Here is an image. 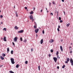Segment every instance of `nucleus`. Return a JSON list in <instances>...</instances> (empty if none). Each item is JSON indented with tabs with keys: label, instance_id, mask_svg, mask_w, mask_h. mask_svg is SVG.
Instances as JSON below:
<instances>
[{
	"label": "nucleus",
	"instance_id": "28",
	"mask_svg": "<svg viewBox=\"0 0 73 73\" xmlns=\"http://www.w3.org/2000/svg\"><path fill=\"white\" fill-rule=\"evenodd\" d=\"M30 14H33V11H31V12L30 13Z\"/></svg>",
	"mask_w": 73,
	"mask_h": 73
},
{
	"label": "nucleus",
	"instance_id": "11",
	"mask_svg": "<svg viewBox=\"0 0 73 73\" xmlns=\"http://www.w3.org/2000/svg\"><path fill=\"white\" fill-rule=\"evenodd\" d=\"M14 28L16 30H17V29H18V27L17 26H16Z\"/></svg>",
	"mask_w": 73,
	"mask_h": 73
},
{
	"label": "nucleus",
	"instance_id": "17",
	"mask_svg": "<svg viewBox=\"0 0 73 73\" xmlns=\"http://www.w3.org/2000/svg\"><path fill=\"white\" fill-rule=\"evenodd\" d=\"M19 65L17 64L16 66V68H19Z\"/></svg>",
	"mask_w": 73,
	"mask_h": 73
},
{
	"label": "nucleus",
	"instance_id": "43",
	"mask_svg": "<svg viewBox=\"0 0 73 73\" xmlns=\"http://www.w3.org/2000/svg\"><path fill=\"white\" fill-rule=\"evenodd\" d=\"M50 15H52V16H53V13H50Z\"/></svg>",
	"mask_w": 73,
	"mask_h": 73
},
{
	"label": "nucleus",
	"instance_id": "51",
	"mask_svg": "<svg viewBox=\"0 0 73 73\" xmlns=\"http://www.w3.org/2000/svg\"><path fill=\"white\" fill-rule=\"evenodd\" d=\"M2 66H3V65L0 66V67H2Z\"/></svg>",
	"mask_w": 73,
	"mask_h": 73
},
{
	"label": "nucleus",
	"instance_id": "57",
	"mask_svg": "<svg viewBox=\"0 0 73 73\" xmlns=\"http://www.w3.org/2000/svg\"><path fill=\"white\" fill-rule=\"evenodd\" d=\"M57 14H58V12H57Z\"/></svg>",
	"mask_w": 73,
	"mask_h": 73
},
{
	"label": "nucleus",
	"instance_id": "52",
	"mask_svg": "<svg viewBox=\"0 0 73 73\" xmlns=\"http://www.w3.org/2000/svg\"><path fill=\"white\" fill-rule=\"evenodd\" d=\"M42 9H41V10H40V12H42Z\"/></svg>",
	"mask_w": 73,
	"mask_h": 73
},
{
	"label": "nucleus",
	"instance_id": "39",
	"mask_svg": "<svg viewBox=\"0 0 73 73\" xmlns=\"http://www.w3.org/2000/svg\"><path fill=\"white\" fill-rule=\"evenodd\" d=\"M59 68L60 67L58 66H57V69H59Z\"/></svg>",
	"mask_w": 73,
	"mask_h": 73
},
{
	"label": "nucleus",
	"instance_id": "7",
	"mask_svg": "<svg viewBox=\"0 0 73 73\" xmlns=\"http://www.w3.org/2000/svg\"><path fill=\"white\" fill-rule=\"evenodd\" d=\"M29 17L30 18V20H32V19H33V16H32V15H31Z\"/></svg>",
	"mask_w": 73,
	"mask_h": 73
},
{
	"label": "nucleus",
	"instance_id": "59",
	"mask_svg": "<svg viewBox=\"0 0 73 73\" xmlns=\"http://www.w3.org/2000/svg\"><path fill=\"white\" fill-rule=\"evenodd\" d=\"M35 23L36 25V23L35 22Z\"/></svg>",
	"mask_w": 73,
	"mask_h": 73
},
{
	"label": "nucleus",
	"instance_id": "22",
	"mask_svg": "<svg viewBox=\"0 0 73 73\" xmlns=\"http://www.w3.org/2000/svg\"><path fill=\"white\" fill-rule=\"evenodd\" d=\"M9 72L10 73H15V72H13L12 71H10Z\"/></svg>",
	"mask_w": 73,
	"mask_h": 73
},
{
	"label": "nucleus",
	"instance_id": "56",
	"mask_svg": "<svg viewBox=\"0 0 73 73\" xmlns=\"http://www.w3.org/2000/svg\"><path fill=\"white\" fill-rule=\"evenodd\" d=\"M14 8H15V6H14Z\"/></svg>",
	"mask_w": 73,
	"mask_h": 73
},
{
	"label": "nucleus",
	"instance_id": "2",
	"mask_svg": "<svg viewBox=\"0 0 73 73\" xmlns=\"http://www.w3.org/2000/svg\"><path fill=\"white\" fill-rule=\"evenodd\" d=\"M70 63L71 64V65L73 66V60L72 58H70Z\"/></svg>",
	"mask_w": 73,
	"mask_h": 73
},
{
	"label": "nucleus",
	"instance_id": "37",
	"mask_svg": "<svg viewBox=\"0 0 73 73\" xmlns=\"http://www.w3.org/2000/svg\"><path fill=\"white\" fill-rule=\"evenodd\" d=\"M42 33L43 34H44V30H43L42 31Z\"/></svg>",
	"mask_w": 73,
	"mask_h": 73
},
{
	"label": "nucleus",
	"instance_id": "19",
	"mask_svg": "<svg viewBox=\"0 0 73 73\" xmlns=\"http://www.w3.org/2000/svg\"><path fill=\"white\" fill-rule=\"evenodd\" d=\"M11 54H13V51L11 50Z\"/></svg>",
	"mask_w": 73,
	"mask_h": 73
},
{
	"label": "nucleus",
	"instance_id": "20",
	"mask_svg": "<svg viewBox=\"0 0 73 73\" xmlns=\"http://www.w3.org/2000/svg\"><path fill=\"white\" fill-rule=\"evenodd\" d=\"M65 65H64L62 66V68H63V69H64V68H65Z\"/></svg>",
	"mask_w": 73,
	"mask_h": 73
},
{
	"label": "nucleus",
	"instance_id": "10",
	"mask_svg": "<svg viewBox=\"0 0 73 73\" xmlns=\"http://www.w3.org/2000/svg\"><path fill=\"white\" fill-rule=\"evenodd\" d=\"M43 43V39H42L40 41V44H42Z\"/></svg>",
	"mask_w": 73,
	"mask_h": 73
},
{
	"label": "nucleus",
	"instance_id": "45",
	"mask_svg": "<svg viewBox=\"0 0 73 73\" xmlns=\"http://www.w3.org/2000/svg\"><path fill=\"white\" fill-rule=\"evenodd\" d=\"M63 12L64 13V15H65V11H64Z\"/></svg>",
	"mask_w": 73,
	"mask_h": 73
},
{
	"label": "nucleus",
	"instance_id": "6",
	"mask_svg": "<svg viewBox=\"0 0 73 73\" xmlns=\"http://www.w3.org/2000/svg\"><path fill=\"white\" fill-rule=\"evenodd\" d=\"M14 40L15 42H16L17 41V37H15V38L14 39Z\"/></svg>",
	"mask_w": 73,
	"mask_h": 73
},
{
	"label": "nucleus",
	"instance_id": "25",
	"mask_svg": "<svg viewBox=\"0 0 73 73\" xmlns=\"http://www.w3.org/2000/svg\"><path fill=\"white\" fill-rule=\"evenodd\" d=\"M50 52L51 53H53V50L52 49H51L50 50Z\"/></svg>",
	"mask_w": 73,
	"mask_h": 73
},
{
	"label": "nucleus",
	"instance_id": "60",
	"mask_svg": "<svg viewBox=\"0 0 73 73\" xmlns=\"http://www.w3.org/2000/svg\"><path fill=\"white\" fill-rule=\"evenodd\" d=\"M35 8H34V11H35Z\"/></svg>",
	"mask_w": 73,
	"mask_h": 73
},
{
	"label": "nucleus",
	"instance_id": "35",
	"mask_svg": "<svg viewBox=\"0 0 73 73\" xmlns=\"http://www.w3.org/2000/svg\"><path fill=\"white\" fill-rule=\"evenodd\" d=\"M3 16L2 15H1L0 16L1 18H3Z\"/></svg>",
	"mask_w": 73,
	"mask_h": 73
},
{
	"label": "nucleus",
	"instance_id": "13",
	"mask_svg": "<svg viewBox=\"0 0 73 73\" xmlns=\"http://www.w3.org/2000/svg\"><path fill=\"white\" fill-rule=\"evenodd\" d=\"M70 60V59L69 58H66V60L67 61H69V60Z\"/></svg>",
	"mask_w": 73,
	"mask_h": 73
},
{
	"label": "nucleus",
	"instance_id": "46",
	"mask_svg": "<svg viewBox=\"0 0 73 73\" xmlns=\"http://www.w3.org/2000/svg\"><path fill=\"white\" fill-rule=\"evenodd\" d=\"M70 53H72V51H71L70 52Z\"/></svg>",
	"mask_w": 73,
	"mask_h": 73
},
{
	"label": "nucleus",
	"instance_id": "8",
	"mask_svg": "<svg viewBox=\"0 0 73 73\" xmlns=\"http://www.w3.org/2000/svg\"><path fill=\"white\" fill-rule=\"evenodd\" d=\"M60 48L61 50V51L62 52H63V49H62V46H60Z\"/></svg>",
	"mask_w": 73,
	"mask_h": 73
},
{
	"label": "nucleus",
	"instance_id": "1",
	"mask_svg": "<svg viewBox=\"0 0 73 73\" xmlns=\"http://www.w3.org/2000/svg\"><path fill=\"white\" fill-rule=\"evenodd\" d=\"M11 60L12 64H15V61H14V59L13 58H11Z\"/></svg>",
	"mask_w": 73,
	"mask_h": 73
},
{
	"label": "nucleus",
	"instance_id": "58",
	"mask_svg": "<svg viewBox=\"0 0 73 73\" xmlns=\"http://www.w3.org/2000/svg\"><path fill=\"white\" fill-rule=\"evenodd\" d=\"M72 44H73V43H71V45H72Z\"/></svg>",
	"mask_w": 73,
	"mask_h": 73
},
{
	"label": "nucleus",
	"instance_id": "26",
	"mask_svg": "<svg viewBox=\"0 0 73 73\" xmlns=\"http://www.w3.org/2000/svg\"><path fill=\"white\" fill-rule=\"evenodd\" d=\"M38 69L39 70H40V66H38Z\"/></svg>",
	"mask_w": 73,
	"mask_h": 73
},
{
	"label": "nucleus",
	"instance_id": "27",
	"mask_svg": "<svg viewBox=\"0 0 73 73\" xmlns=\"http://www.w3.org/2000/svg\"><path fill=\"white\" fill-rule=\"evenodd\" d=\"M34 28H35V29H36L37 28V27L35 25L34 26Z\"/></svg>",
	"mask_w": 73,
	"mask_h": 73
},
{
	"label": "nucleus",
	"instance_id": "49",
	"mask_svg": "<svg viewBox=\"0 0 73 73\" xmlns=\"http://www.w3.org/2000/svg\"><path fill=\"white\" fill-rule=\"evenodd\" d=\"M50 4H51V3L50 2H49V5L50 6Z\"/></svg>",
	"mask_w": 73,
	"mask_h": 73
},
{
	"label": "nucleus",
	"instance_id": "38",
	"mask_svg": "<svg viewBox=\"0 0 73 73\" xmlns=\"http://www.w3.org/2000/svg\"><path fill=\"white\" fill-rule=\"evenodd\" d=\"M12 44H13V46H15V43H14V42H12Z\"/></svg>",
	"mask_w": 73,
	"mask_h": 73
},
{
	"label": "nucleus",
	"instance_id": "30",
	"mask_svg": "<svg viewBox=\"0 0 73 73\" xmlns=\"http://www.w3.org/2000/svg\"><path fill=\"white\" fill-rule=\"evenodd\" d=\"M25 64H28V61H25Z\"/></svg>",
	"mask_w": 73,
	"mask_h": 73
},
{
	"label": "nucleus",
	"instance_id": "9",
	"mask_svg": "<svg viewBox=\"0 0 73 73\" xmlns=\"http://www.w3.org/2000/svg\"><path fill=\"white\" fill-rule=\"evenodd\" d=\"M6 37L5 36L3 38V40L4 41H7V39H6Z\"/></svg>",
	"mask_w": 73,
	"mask_h": 73
},
{
	"label": "nucleus",
	"instance_id": "55",
	"mask_svg": "<svg viewBox=\"0 0 73 73\" xmlns=\"http://www.w3.org/2000/svg\"><path fill=\"white\" fill-rule=\"evenodd\" d=\"M57 58L58 57V55L57 56Z\"/></svg>",
	"mask_w": 73,
	"mask_h": 73
},
{
	"label": "nucleus",
	"instance_id": "48",
	"mask_svg": "<svg viewBox=\"0 0 73 73\" xmlns=\"http://www.w3.org/2000/svg\"><path fill=\"white\" fill-rule=\"evenodd\" d=\"M32 51H33V48H32L31 49V52H32Z\"/></svg>",
	"mask_w": 73,
	"mask_h": 73
},
{
	"label": "nucleus",
	"instance_id": "4",
	"mask_svg": "<svg viewBox=\"0 0 73 73\" xmlns=\"http://www.w3.org/2000/svg\"><path fill=\"white\" fill-rule=\"evenodd\" d=\"M39 31V29H36L35 30V32L36 33H38V31Z\"/></svg>",
	"mask_w": 73,
	"mask_h": 73
},
{
	"label": "nucleus",
	"instance_id": "24",
	"mask_svg": "<svg viewBox=\"0 0 73 73\" xmlns=\"http://www.w3.org/2000/svg\"><path fill=\"white\" fill-rule=\"evenodd\" d=\"M24 42H25V43H26L27 42V40L26 39H25L24 41Z\"/></svg>",
	"mask_w": 73,
	"mask_h": 73
},
{
	"label": "nucleus",
	"instance_id": "12",
	"mask_svg": "<svg viewBox=\"0 0 73 73\" xmlns=\"http://www.w3.org/2000/svg\"><path fill=\"white\" fill-rule=\"evenodd\" d=\"M54 41V40L53 39H51V40L50 41V42H51V43L53 42Z\"/></svg>",
	"mask_w": 73,
	"mask_h": 73
},
{
	"label": "nucleus",
	"instance_id": "41",
	"mask_svg": "<svg viewBox=\"0 0 73 73\" xmlns=\"http://www.w3.org/2000/svg\"><path fill=\"white\" fill-rule=\"evenodd\" d=\"M54 1H53V2H52V4H54Z\"/></svg>",
	"mask_w": 73,
	"mask_h": 73
},
{
	"label": "nucleus",
	"instance_id": "50",
	"mask_svg": "<svg viewBox=\"0 0 73 73\" xmlns=\"http://www.w3.org/2000/svg\"><path fill=\"white\" fill-rule=\"evenodd\" d=\"M61 42H62L63 41V40H62L61 39Z\"/></svg>",
	"mask_w": 73,
	"mask_h": 73
},
{
	"label": "nucleus",
	"instance_id": "5",
	"mask_svg": "<svg viewBox=\"0 0 73 73\" xmlns=\"http://www.w3.org/2000/svg\"><path fill=\"white\" fill-rule=\"evenodd\" d=\"M24 31L23 30H21L19 31H18V33H23V32Z\"/></svg>",
	"mask_w": 73,
	"mask_h": 73
},
{
	"label": "nucleus",
	"instance_id": "16",
	"mask_svg": "<svg viewBox=\"0 0 73 73\" xmlns=\"http://www.w3.org/2000/svg\"><path fill=\"white\" fill-rule=\"evenodd\" d=\"M0 57H1V59H2V60H3L4 59V57H2V56H1Z\"/></svg>",
	"mask_w": 73,
	"mask_h": 73
},
{
	"label": "nucleus",
	"instance_id": "47",
	"mask_svg": "<svg viewBox=\"0 0 73 73\" xmlns=\"http://www.w3.org/2000/svg\"><path fill=\"white\" fill-rule=\"evenodd\" d=\"M62 2H64V0H61Z\"/></svg>",
	"mask_w": 73,
	"mask_h": 73
},
{
	"label": "nucleus",
	"instance_id": "63",
	"mask_svg": "<svg viewBox=\"0 0 73 73\" xmlns=\"http://www.w3.org/2000/svg\"><path fill=\"white\" fill-rule=\"evenodd\" d=\"M46 9L47 11V8H46Z\"/></svg>",
	"mask_w": 73,
	"mask_h": 73
},
{
	"label": "nucleus",
	"instance_id": "61",
	"mask_svg": "<svg viewBox=\"0 0 73 73\" xmlns=\"http://www.w3.org/2000/svg\"><path fill=\"white\" fill-rule=\"evenodd\" d=\"M36 37H37V35L36 34Z\"/></svg>",
	"mask_w": 73,
	"mask_h": 73
},
{
	"label": "nucleus",
	"instance_id": "29",
	"mask_svg": "<svg viewBox=\"0 0 73 73\" xmlns=\"http://www.w3.org/2000/svg\"><path fill=\"white\" fill-rule=\"evenodd\" d=\"M3 30L5 31H7V29L6 28H4L3 29Z\"/></svg>",
	"mask_w": 73,
	"mask_h": 73
},
{
	"label": "nucleus",
	"instance_id": "36",
	"mask_svg": "<svg viewBox=\"0 0 73 73\" xmlns=\"http://www.w3.org/2000/svg\"><path fill=\"white\" fill-rule=\"evenodd\" d=\"M31 20H32V22H33V21H35V19H32Z\"/></svg>",
	"mask_w": 73,
	"mask_h": 73
},
{
	"label": "nucleus",
	"instance_id": "42",
	"mask_svg": "<svg viewBox=\"0 0 73 73\" xmlns=\"http://www.w3.org/2000/svg\"><path fill=\"white\" fill-rule=\"evenodd\" d=\"M25 9H27V7H25Z\"/></svg>",
	"mask_w": 73,
	"mask_h": 73
},
{
	"label": "nucleus",
	"instance_id": "23",
	"mask_svg": "<svg viewBox=\"0 0 73 73\" xmlns=\"http://www.w3.org/2000/svg\"><path fill=\"white\" fill-rule=\"evenodd\" d=\"M58 53H59V52H58V51H57L56 53V55H58Z\"/></svg>",
	"mask_w": 73,
	"mask_h": 73
},
{
	"label": "nucleus",
	"instance_id": "31",
	"mask_svg": "<svg viewBox=\"0 0 73 73\" xmlns=\"http://www.w3.org/2000/svg\"><path fill=\"white\" fill-rule=\"evenodd\" d=\"M20 40H21V41H23V38H22V37L20 38Z\"/></svg>",
	"mask_w": 73,
	"mask_h": 73
},
{
	"label": "nucleus",
	"instance_id": "44",
	"mask_svg": "<svg viewBox=\"0 0 73 73\" xmlns=\"http://www.w3.org/2000/svg\"><path fill=\"white\" fill-rule=\"evenodd\" d=\"M58 28H60V25L58 26Z\"/></svg>",
	"mask_w": 73,
	"mask_h": 73
},
{
	"label": "nucleus",
	"instance_id": "64",
	"mask_svg": "<svg viewBox=\"0 0 73 73\" xmlns=\"http://www.w3.org/2000/svg\"><path fill=\"white\" fill-rule=\"evenodd\" d=\"M49 11H47V12H48Z\"/></svg>",
	"mask_w": 73,
	"mask_h": 73
},
{
	"label": "nucleus",
	"instance_id": "62",
	"mask_svg": "<svg viewBox=\"0 0 73 73\" xmlns=\"http://www.w3.org/2000/svg\"><path fill=\"white\" fill-rule=\"evenodd\" d=\"M71 48V46H70L69 48Z\"/></svg>",
	"mask_w": 73,
	"mask_h": 73
},
{
	"label": "nucleus",
	"instance_id": "21",
	"mask_svg": "<svg viewBox=\"0 0 73 73\" xmlns=\"http://www.w3.org/2000/svg\"><path fill=\"white\" fill-rule=\"evenodd\" d=\"M69 25H70V23H68L67 24V27H69Z\"/></svg>",
	"mask_w": 73,
	"mask_h": 73
},
{
	"label": "nucleus",
	"instance_id": "40",
	"mask_svg": "<svg viewBox=\"0 0 73 73\" xmlns=\"http://www.w3.org/2000/svg\"><path fill=\"white\" fill-rule=\"evenodd\" d=\"M60 23H62V22H63L62 20H60Z\"/></svg>",
	"mask_w": 73,
	"mask_h": 73
},
{
	"label": "nucleus",
	"instance_id": "3",
	"mask_svg": "<svg viewBox=\"0 0 73 73\" xmlns=\"http://www.w3.org/2000/svg\"><path fill=\"white\" fill-rule=\"evenodd\" d=\"M53 59L55 62H57V58L54 57L53 58Z\"/></svg>",
	"mask_w": 73,
	"mask_h": 73
},
{
	"label": "nucleus",
	"instance_id": "15",
	"mask_svg": "<svg viewBox=\"0 0 73 73\" xmlns=\"http://www.w3.org/2000/svg\"><path fill=\"white\" fill-rule=\"evenodd\" d=\"M7 53H9V52L8 51H9V48L8 47L7 48Z\"/></svg>",
	"mask_w": 73,
	"mask_h": 73
},
{
	"label": "nucleus",
	"instance_id": "54",
	"mask_svg": "<svg viewBox=\"0 0 73 73\" xmlns=\"http://www.w3.org/2000/svg\"><path fill=\"white\" fill-rule=\"evenodd\" d=\"M1 24H3V22H1Z\"/></svg>",
	"mask_w": 73,
	"mask_h": 73
},
{
	"label": "nucleus",
	"instance_id": "18",
	"mask_svg": "<svg viewBox=\"0 0 73 73\" xmlns=\"http://www.w3.org/2000/svg\"><path fill=\"white\" fill-rule=\"evenodd\" d=\"M2 55L3 56V57H5V56H6V55L5 54L3 53L2 54Z\"/></svg>",
	"mask_w": 73,
	"mask_h": 73
},
{
	"label": "nucleus",
	"instance_id": "14",
	"mask_svg": "<svg viewBox=\"0 0 73 73\" xmlns=\"http://www.w3.org/2000/svg\"><path fill=\"white\" fill-rule=\"evenodd\" d=\"M15 14L16 15V16L17 17H18V15L17 14V11L15 12Z\"/></svg>",
	"mask_w": 73,
	"mask_h": 73
},
{
	"label": "nucleus",
	"instance_id": "32",
	"mask_svg": "<svg viewBox=\"0 0 73 73\" xmlns=\"http://www.w3.org/2000/svg\"><path fill=\"white\" fill-rule=\"evenodd\" d=\"M59 20H61V18L60 17H59Z\"/></svg>",
	"mask_w": 73,
	"mask_h": 73
},
{
	"label": "nucleus",
	"instance_id": "34",
	"mask_svg": "<svg viewBox=\"0 0 73 73\" xmlns=\"http://www.w3.org/2000/svg\"><path fill=\"white\" fill-rule=\"evenodd\" d=\"M68 61H65V64H68Z\"/></svg>",
	"mask_w": 73,
	"mask_h": 73
},
{
	"label": "nucleus",
	"instance_id": "53",
	"mask_svg": "<svg viewBox=\"0 0 73 73\" xmlns=\"http://www.w3.org/2000/svg\"><path fill=\"white\" fill-rule=\"evenodd\" d=\"M49 57H50L51 55H50V54H49Z\"/></svg>",
	"mask_w": 73,
	"mask_h": 73
},
{
	"label": "nucleus",
	"instance_id": "33",
	"mask_svg": "<svg viewBox=\"0 0 73 73\" xmlns=\"http://www.w3.org/2000/svg\"><path fill=\"white\" fill-rule=\"evenodd\" d=\"M57 30L58 32H60V29H59V28H57Z\"/></svg>",
	"mask_w": 73,
	"mask_h": 73
}]
</instances>
